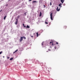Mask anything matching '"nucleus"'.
<instances>
[{"mask_svg": "<svg viewBox=\"0 0 80 80\" xmlns=\"http://www.w3.org/2000/svg\"><path fill=\"white\" fill-rule=\"evenodd\" d=\"M52 42H50V44L51 45H53V41L52 40Z\"/></svg>", "mask_w": 80, "mask_h": 80, "instance_id": "2", "label": "nucleus"}, {"mask_svg": "<svg viewBox=\"0 0 80 80\" xmlns=\"http://www.w3.org/2000/svg\"><path fill=\"white\" fill-rule=\"evenodd\" d=\"M64 29H66L67 28V26H64Z\"/></svg>", "mask_w": 80, "mask_h": 80, "instance_id": "15", "label": "nucleus"}, {"mask_svg": "<svg viewBox=\"0 0 80 80\" xmlns=\"http://www.w3.org/2000/svg\"><path fill=\"white\" fill-rule=\"evenodd\" d=\"M20 42H21L23 40V37H21L20 40Z\"/></svg>", "mask_w": 80, "mask_h": 80, "instance_id": "4", "label": "nucleus"}, {"mask_svg": "<svg viewBox=\"0 0 80 80\" xmlns=\"http://www.w3.org/2000/svg\"><path fill=\"white\" fill-rule=\"evenodd\" d=\"M3 58H5V57L4 56H3Z\"/></svg>", "mask_w": 80, "mask_h": 80, "instance_id": "32", "label": "nucleus"}, {"mask_svg": "<svg viewBox=\"0 0 80 80\" xmlns=\"http://www.w3.org/2000/svg\"><path fill=\"white\" fill-rule=\"evenodd\" d=\"M58 7H57V10H58Z\"/></svg>", "mask_w": 80, "mask_h": 80, "instance_id": "23", "label": "nucleus"}, {"mask_svg": "<svg viewBox=\"0 0 80 80\" xmlns=\"http://www.w3.org/2000/svg\"><path fill=\"white\" fill-rule=\"evenodd\" d=\"M57 11H58V12L60 11V9H58Z\"/></svg>", "mask_w": 80, "mask_h": 80, "instance_id": "22", "label": "nucleus"}, {"mask_svg": "<svg viewBox=\"0 0 80 80\" xmlns=\"http://www.w3.org/2000/svg\"><path fill=\"white\" fill-rule=\"evenodd\" d=\"M20 18V15H18V18Z\"/></svg>", "mask_w": 80, "mask_h": 80, "instance_id": "17", "label": "nucleus"}, {"mask_svg": "<svg viewBox=\"0 0 80 80\" xmlns=\"http://www.w3.org/2000/svg\"><path fill=\"white\" fill-rule=\"evenodd\" d=\"M23 26H24V24H23Z\"/></svg>", "mask_w": 80, "mask_h": 80, "instance_id": "30", "label": "nucleus"}, {"mask_svg": "<svg viewBox=\"0 0 80 80\" xmlns=\"http://www.w3.org/2000/svg\"><path fill=\"white\" fill-rule=\"evenodd\" d=\"M2 12V10L0 11V12Z\"/></svg>", "mask_w": 80, "mask_h": 80, "instance_id": "33", "label": "nucleus"}, {"mask_svg": "<svg viewBox=\"0 0 80 80\" xmlns=\"http://www.w3.org/2000/svg\"><path fill=\"white\" fill-rule=\"evenodd\" d=\"M48 50H49V51H51V50H50V49H49Z\"/></svg>", "mask_w": 80, "mask_h": 80, "instance_id": "26", "label": "nucleus"}, {"mask_svg": "<svg viewBox=\"0 0 80 80\" xmlns=\"http://www.w3.org/2000/svg\"><path fill=\"white\" fill-rule=\"evenodd\" d=\"M41 16H42V12H40V14L39 15V17H41Z\"/></svg>", "mask_w": 80, "mask_h": 80, "instance_id": "8", "label": "nucleus"}, {"mask_svg": "<svg viewBox=\"0 0 80 80\" xmlns=\"http://www.w3.org/2000/svg\"><path fill=\"white\" fill-rule=\"evenodd\" d=\"M22 38H24L25 39H26V38H25V37H23Z\"/></svg>", "mask_w": 80, "mask_h": 80, "instance_id": "16", "label": "nucleus"}, {"mask_svg": "<svg viewBox=\"0 0 80 80\" xmlns=\"http://www.w3.org/2000/svg\"><path fill=\"white\" fill-rule=\"evenodd\" d=\"M13 58H10V60H13Z\"/></svg>", "mask_w": 80, "mask_h": 80, "instance_id": "11", "label": "nucleus"}, {"mask_svg": "<svg viewBox=\"0 0 80 80\" xmlns=\"http://www.w3.org/2000/svg\"><path fill=\"white\" fill-rule=\"evenodd\" d=\"M42 45H43V43H42Z\"/></svg>", "mask_w": 80, "mask_h": 80, "instance_id": "24", "label": "nucleus"}, {"mask_svg": "<svg viewBox=\"0 0 80 80\" xmlns=\"http://www.w3.org/2000/svg\"><path fill=\"white\" fill-rule=\"evenodd\" d=\"M32 0H29V2H30L31 1H32Z\"/></svg>", "mask_w": 80, "mask_h": 80, "instance_id": "25", "label": "nucleus"}, {"mask_svg": "<svg viewBox=\"0 0 80 80\" xmlns=\"http://www.w3.org/2000/svg\"><path fill=\"white\" fill-rule=\"evenodd\" d=\"M56 44H57V45H58V42H56Z\"/></svg>", "mask_w": 80, "mask_h": 80, "instance_id": "19", "label": "nucleus"}, {"mask_svg": "<svg viewBox=\"0 0 80 80\" xmlns=\"http://www.w3.org/2000/svg\"><path fill=\"white\" fill-rule=\"evenodd\" d=\"M38 1H33L32 2V3H35V2L38 3Z\"/></svg>", "mask_w": 80, "mask_h": 80, "instance_id": "7", "label": "nucleus"}, {"mask_svg": "<svg viewBox=\"0 0 80 80\" xmlns=\"http://www.w3.org/2000/svg\"><path fill=\"white\" fill-rule=\"evenodd\" d=\"M27 13L26 12V13H25V15H26V14Z\"/></svg>", "mask_w": 80, "mask_h": 80, "instance_id": "27", "label": "nucleus"}, {"mask_svg": "<svg viewBox=\"0 0 80 80\" xmlns=\"http://www.w3.org/2000/svg\"><path fill=\"white\" fill-rule=\"evenodd\" d=\"M6 17H7V16H5L4 18V20H5V19L6 18Z\"/></svg>", "mask_w": 80, "mask_h": 80, "instance_id": "10", "label": "nucleus"}, {"mask_svg": "<svg viewBox=\"0 0 80 80\" xmlns=\"http://www.w3.org/2000/svg\"><path fill=\"white\" fill-rule=\"evenodd\" d=\"M43 6H44V7H45V5H44Z\"/></svg>", "mask_w": 80, "mask_h": 80, "instance_id": "28", "label": "nucleus"}, {"mask_svg": "<svg viewBox=\"0 0 80 80\" xmlns=\"http://www.w3.org/2000/svg\"><path fill=\"white\" fill-rule=\"evenodd\" d=\"M16 22H15V24H16V25H17L18 23V19H16Z\"/></svg>", "mask_w": 80, "mask_h": 80, "instance_id": "5", "label": "nucleus"}, {"mask_svg": "<svg viewBox=\"0 0 80 80\" xmlns=\"http://www.w3.org/2000/svg\"><path fill=\"white\" fill-rule=\"evenodd\" d=\"M50 5L51 6L52 5V3H51V2H50Z\"/></svg>", "mask_w": 80, "mask_h": 80, "instance_id": "20", "label": "nucleus"}, {"mask_svg": "<svg viewBox=\"0 0 80 80\" xmlns=\"http://www.w3.org/2000/svg\"><path fill=\"white\" fill-rule=\"evenodd\" d=\"M63 5H65V4H63Z\"/></svg>", "mask_w": 80, "mask_h": 80, "instance_id": "35", "label": "nucleus"}, {"mask_svg": "<svg viewBox=\"0 0 80 80\" xmlns=\"http://www.w3.org/2000/svg\"><path fill=\"white\" fill-rule=\"evenodd\" d=\"M7 58H8V59H9V58H10V57H8Z\"/></svg>", "mask_w": 80, "mask_h": 80, "instance_id": "21", "label": "nucleus"}, {"mask_svg": "<svg viewBox=\"0 0 80 80\" xmlns=\"http://www.w3.org/2000/svg\"><path fill=\"white\" fill-rule=\"evenodd\" d=\"M45 23L46 24H48V19H46L45 20Z\"/></svg>", "mask_w": 80, "mask_h": 80, "instance_id": "3", "label": "nucleus"}, {"mask_svg": "<svg viewBox=\"0 0 80 80\" xmlns=\"http://www.w3.org/2000/svg\"><path fill=\"white\" fill-rule=\"evenodd\" d=\"M31 37H33V36H32Z\"/></svg>", "mask_w": 80, "mask_h": 80, "instance_id": "34", "label": "nucleus"}, {"mask_svg": "<svg viewBox=\"0 0 80 80\" xmlns=\"http://www.w3.org/2000/svg\"><path fill=\"white\" fill-rule=\"evenodd\" d=\"M61 5H62V4L60 3V4L59 5V7H62V6H61Z\"/></svg>", "mask_w": 80, "mask_h": 80, "instance_id": "14", "label": "nucleus"}, {"mask_svg": "<svg viewBox=\"0 0 80 80\" xmlns=\"http://www.w3.org/2000/svg\"><path fill=\"white\" fill-rule=\"evenodd\" d=\"M18 51V49L16 50L14 52H13V53H15V52H17Z\"/></svg>", "mask_w": 80, "mask_h": 80, "instance_id": "9", "label": "nucleus"}, {"mask_svg": "<svg viewBox=\"0 0 80 80\" xmlns=\"http://www.w3.org/2000/svg\"><path fill=\"white\" fill-rule=\"evenodd\" d=\"M24 27H26V26H24Z\"/></svg>", "mask_w": 80, "mask_h": 80, "instance_id": "29", "label": "nucleus"}, {"mask_svg": "<svg viewBox=\"0 0 80 80\" xmlns=\"http://www.w3.org/2000/svg\"><path fill=\"white\" fill-rule=\"evenodd\" d=\"M27 28H30V27L28 25H27Z\"/></svg>", "mask_w": 80, "mask_h": 80, "instance_id": "13", "label": "nucleus"}, {"mask_svg": "<svg viewBox=\"0 0 80 80\" xmlns=\"http://www.w3.org/2000/svg\"><path fill=\"white\" fill-rule=\"evenodd\" d=\"M61 2H62V3H63V2H64V1L63 0H61Z\"/></svg>", "mask_w": 80, "mask_h": 80, "instance_id": "6", "label": "nucleus"}, {"mask_svg": "<svg viewBox=\"0 0 80 80\" xmlns=\"http://www.w3.org/2000/svg\"><path fill=\"white\" fill-rule=\"evenodd\" d=\"M51 48H52V47H51Z\"/></svg>", "mask_w": 80, "mask_h": 80, "instance_id": "36", "label": "nucleus"}, {"mask_svg": "<svg viewBox=\"0 0 80 80\" xmlns=\"http://www.w3.org/2000/svg\"><path fill=\"white\" fill-rule=\"evenodd\" d=\"M53 14V13H51L50 15V18L52 20H53V18H52V15Z\"/></svg>", "mask_w": 80, "mask_h": 80, "instance_id": "1", "label": "nucleus"}, {"mask_svg": "<svg viewBox=\"0 0 80 80\" xmlns=\"http://www.w3.org/2000/svg\"><path fill=\"white\" fill-rule=\"evenodd\" d=\"M36 34L37 35V37H38V33L37 32Z\"/></svg>", "mask_w": 80, "mask_h": 80, "instance_id": "12", "label": "nucleus"}, {"mask_svg": "<svg viewBox=\"0 0 80 80\" xmlns=\"http://www.w3.org/2000/svg\"><path fill=\"white\" fill-rule=\"evenodd\" d=\"M2 51L0 52V55H1V54H2Z\"/></svg>", "mask_w": 80, "mask_h": 80, "instance_id": "18", "label": "nucleus"}, {"mask_svg": "<svg viewBox=\"0 0 80 80\" xmlns=\"http://www.w3.org/2000/svg\"><path fill=\"white\" fill-rule=\"evenodd\" d=\"M55 49H56V47H55Z\"/></svg>", "mask_w": 80, "mask_h": 80, "instance_id": "31", "label": "nucleus"}]
</instances>
